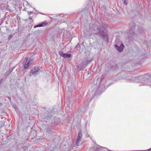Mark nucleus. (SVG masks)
<instances>
[{
  "label": "nucleus",
  "mask_w": 151,
  "mask_h": 151,
  "mask_svg": "<svg viewBox=\"0 0 151 151\" xmlns=\"http://www.w3.org/2000/svg\"><path fill=\"white\" fill-rule=\"evenodd\" d=\"M69 108V106H67L65 107V109L68 112H70Z\"/></svg>",
  "instance_id": "13"
},
{
  "label": "nucleus",
  "mask_w": 151,
  "mask_h": 151,
  "mask_svg": "<svg viewBox=\"0 0 151 151\" xmlns=\"http://www.w3.org/2000/svg\"><path fill=\"white\" fill-rule=\"evenodd\" d=\"M30 61L28 60V58H26L25 59L24 61L23 62L24 68L25 69L28 68L30 66Z\"/></svg>",
  "instance_id": "6"
},
{
  "label": "nucleus",
  "mask_w": 151,
  "mask_h": 151,
  "mask_svg": "<svg viewBox=\"0 0 151 151\" xmlns=\"http://www.w3.org/2000/svg\"><path fill=\"white\" fill-rule=\"evenodd\" d=\"M107 150V148L97 145L91 147L90 149L91 151H105Z\"/></svg>",
  "instance_id": "4"
},
{
  "label": "nucleus",
  "mask_w": 151,
  "mask_h": 151,
  "mask_svg": "<svg viewBox=\"0 0 151 151\" xmlns=\"http://www.w3.org/2000/svg\"><path fill=\"white\" fill-rule=\"evenodd\" d=\"M26 2L27 3V4L28 6H31V5L30 4H29L27 1H26Z\"/></svg>",
  "instance_id": "22"
},
{
  "label": "nucleus",
  "mask_w": 151,
  "mask_h": 151,
  "mask_svg": "<svg viewBox=\"0 0 151 151\" xmlns=\"http://www.w3.org/2000/svg\"><path fill=\"white\" fill-rule=\"evenodd\" d=\"M47 129H48L49 131H51V129H47Z\"/></svg>",
  "instance_id": "24"
},
{
  "label": "nucleus",
  "mask_w": 151,
  "mask_h": 151,
  "mask_svg": "<svg viewBox=\"0 0 151 151\" xmlns=\"http://www.w3.org/2000/svg\"><path fill=\"white\" fill-rule=\"evenodd\" d=\"M49 118L48 117V116H46V117H43L42 118L43 119H48Z\"/></svg>",
  "instance_id": "21"
},
{
  "label": "nucleus",
  "mask_w": 151,
  "mask_h": 151,
  "mask_svg": "<svg viewBox=\"0 0 151 151\" xmlns=\"http://www.w3.org/2000/svg\"><path fill=\"white\" fill-rule=\"evenodd\" d=\"M134 26L133 27H131V28L133 29V28H134Z\"/></svg>",
  "instance_id": "28"
},
{
  "label": "nucleus",
  "mask_w": 151,
  "mask_h": 151,
  "mask_svg": "<svg viewBox=\"0 0 151 151\" xmlns=\"http://www.w3.org/2000/svg\"><path fill=\"white\" fill-rule=\"evenodd\" d=\"M122 1H123V3L125 5H127V2L126 0H122Z\"/></svg>",
  "instance_id": "20"
},
{
  "label": "nucleus",
  "mask_w": 151,
  "mask_h": 151,
  "mask_svg": "<svg viewBox=\"0 0 151 151\" xmlns=\"http://www.w3.org/2000/svg\"><path fill=\"white\" fill-rule=\"evenodd\" d=\"M29 23L30 24H31L33 22V21L32 19H31V18L29 17Z\"/></svg>",
  "instance_id": "18"
},
{
  "label": "nucleus",
  "mask_w": 151,
  "mask_h": 151,
  "mask_svg": "<svg viewBox=\"0 0 151 151\" xmlns=\"http://www.w3.org/2000/svg\"><path fill=\"white\" fill-rule=\"evenodd\" d=\"M47 22L45 21L42 22L41 24H39L35 26L34 28H36L37 27H43L46 26L47 24Z\"/></svg>",
  "instance_id": "10"
},
{
  "label": "nucleus",
  "mask_w": 151,
  "mask_h": 151,
  "mask_svg": "<svg viewBox=\"0 0 151 151\" xmlns=\"http://www.w3.org/2000/svg\"><path fill=\"white\" fill-rule=\"evenodd\" d=\"M104 86L103 85L101 84L100 85L99 87V89L98 90H96L95 92L96 95H98L100 93H101L103 91H104V90H103L102 88Z\"/></svg>",
  "instance_id": "9"
},
{
  "label": "nucleus",
  "mask_w": 151,
  "mask_h": 151,
  "mask_svg": "<svg viewBox=\"0 0 151 151\" xmlns=\"http://www.w3.org/2000/svg\"><path fill=\"white\" fill-rule=\"evenodd\" d=\"M97 29L98 31H99V34L103 37V39L105 40H107L109 38V36L107 34L104 32V28L100 27L97 28Z\"/></svg>",
  "instance_id": "3"
},
{
  "label": "nucleus",
  "mask_w": 151,
  "mask_h": 151,
  "mask_svg": "<svg viewBox=\"0 0 151 151\" xmlns=\"http://www.w3.org/2000/svg\"><path fill=\"white\" fill-rule=\"evenodd\" d=\"M2 81V80H1L0 81V83Z\"/></svg>",
  "instance_id": "27"
},
{
  "label": "nucleus",
  "mask_w": 151,
  "mask_h": 151,
  "mask_svg": "<svg viewBox=\"0 0 151 151\" xmlns=\"http://www.w3.org/2000/svg\"><path fill=\"white\" fill-rule=\"evenodd\" d=\"M82 132L80 131L78 134L77 140L74 141L71 145V147L72 148L73 147L76 148L79 145V144L82 139Z\"/></svg>",
  "instance_id": "1"
},
{
  "label": "nucleus",
  "mask_w": 151,
  "mask_h": 151,
  "mask_svg": "<svg viewBox=\"0 0 151 151\" xmlns=\"http://www.w3.org/2000/svg\"><path fill=\"white\" fill-rule=\"evenodd\" d=\"M8 98L9 99V100L11 99V98H10L9 97V98Z\"/></svg>",
  "instance_id": "25"
},
{
  "label": "nucleus",
  "mask_w": 151,
  "mask_h": 151,
  "mask_svg": "<svg viewBox=\"0 0 151 151\" xmlns=\"http://www.w3.org/2000/svg\"><path fill=\"white\" fill-rule=\"evenodd\" d=\"M45 115L46 116H47V114H45Z\"/></svg>",
  "instance_id": "29"
},
{
  "label": "nucleus",
  "mask_w": 151,
  "mask_h": 151,
  "mask_svg": "<svg viewBox=\"0 0 151 151\" xmlns=\"http://www.w3.org/2000/svg\"><path fill=\"white\" fill-rule=\"evenodd\" d=\"M12 107L15 109L16 110L18 108L17 106L15 104H13L12 106Z\"/></svg>",
  "instance_id": "14"
},
{
  "label": "nucleus",
  "mask_w": 151,
  "mask_h": 151,
  "mask_svg": "<svg viewBox=\"0 0 151 151\" xmlns=\"http://www.w3.org/2000/svg\"><path fill=\"white\" fill-rule=\"evenodd\" d=\"M71 55L70 54L64 53V54H63V57L64 58H69L71 57Z\"/></svg>",
  "instance_id": "12"
},
{
  "label": "nucleus",
  "mask_w": 151,
  "mask_h": 151,
  "mask_svg": "<svg viewBox=\"0 0 151 151\" xmlns=\"http://www.w3.org/2000/svg\"><path fill=\"white\" fill-rule=\"evenodd\" d=\"M28 14H30V13H32V12H31V11H29V12H28Z\"/></svg>",
  "instance_id": "23"
},
{
  "label": "nucleus",
  "mask_w": 151,
  "mask_h": 151,
  "mask_svg": "<svg viewBox=\"0 0 151 151\" xmlns=\"http://www.w3.org/2000/svg\"><path fill=\"white\" fill-rule=\"evenodd\" d=\"M115 47L119 52H121L123 51L124 47V45L122 43L119 46L117 45L116 44L115 45Z\"/></svg>",
  "instance_id": "7"
},
{
  "label": "nucleus",
  "mask_w": 151,
  "mask_h": 151,
  "mask_svg": "<svg viewBox=\"0 0 151 151\" xmlns=\"http://www.w3.org/2000/svg\"><path fill=\"white\" fill-rule=\"evenodd\" d=\"M138 78H135L134 79V82H139L142 84L143 85H147V82L148 81V80H145L144 79L142 78L141 79H139L138 81Z\"/></svg>",
  "instance_id": "5"
},
{
  "label": "nucleus",
  "mask_w": 151,
  "mask_h": 151,
  "mask_svg": "<svg viewBox=\"0 0 151 151\" xmlns=\"http://www.w3.org/2000/svg\"><path fill=\"white\" fill-rule=\"evenodd\" d=\"M58 16V14H57L56 15V16Z\"/></svg>",
  "instance_id": "26"
},
{
  "label": "nucleus",
  "mask_w": 151,
  "mask_h": 151,
  "mask_svg": "<svg viewBox=\"0 0 151 151\" xmlns=\"http://www.w3.org/2000/svg\"><path fill=\"white\" fill-rule=\"evenodd\" d=\"M64 53H63V52H59V54L61 56H62V57L63 56V54H64Z\"/></svg>",
  "instance_id": "16"
},
{
  "label": "nucleus",
  "mask_w": 151,
  "mask_h": 151,
  "mask_svg": "<svg viewBox=\"0 0 151 151\" xmlns=\"http://www.w3.org/2000/svg\"><path fill=\"white\" fill-rule=\"evenodd\" d=\"M40 69L38 67H35L34 68L31 70V72L34 75L37 74L39 71Z\"/></svg>",
  "instance_id": "8"
},
{
  "label": "nucleus",
  "mask_w": 151,
  "mask_h": 151,
  "mask_svg": "<svg viewBox=\"0 0 151 151\" xmlns=\"http://www.w3.org/2000/svg\"><path fill=\"white\" fill-rule=\"evenodd\" d=\"M34 9L35 10L36 12H35V13H34L35 14H38V13H40V14H42L40 12H38L37 10H36L35 8H34Z\"/></svg>",
  "instance_id": "15"
},
{
  "label": "nucleus",
  "mask_w": 151,
  "mask_h": 151,
  "mask_svg": "<svg viewBox=\"0 0 151 151\" xmlns=\"http://www.w3.org/2000/svg\"><path fill=\"white\" fill-rule=\"evenodd\" d=\"M89 27V34L90 35H92V34H97V32H96V30L99 32L98 33L99 34V31H98L97 29L101 27L100 26L98 27L94 24H90Z\"/></svg>",
  "instance_id": "2"
},
{
  "label": "nucleus",
  "mask_w": 151,
  "mask_h": 151,
  "mask_svg": "<svg viewBox=\"0 0 151 151\" xmlns=\"http://www.w3.org/2000/svg\"><path fill=\"white\" fill-rule=\"evenodd\" d=\"M13 37V35H10L8 37V39L9 40H10L11 39V38Z\"/></svg>",
  "instance_id": "17"
},
{
  "label": "nucleus",
  "mask_w": 151,
  "mask_h": 151,
  "mask_svg": "<svg viewBox=\"0 0 151 151\" xmlns=\"http://www.w3.org/2000/svg\"><path fill=\"white\" fill-rule=\"evenodd\" d=\"M14 68H15L14 67H13L12 68H11V69H10V70H9V71L11 73L13 70L14 69Z\"/></svg>",
  "instance_id": "19"
},
{
  "label": "nucleus",
  "mask_w": 151,
  "mask_h": 151,
  "mask_svg": "<svg viewBox=\"0 0 151 151\" xmlns=\"http://www.w3.org/2000/svg\"><path fill=\"white\" fill-rule=\"evenodd\" d=\"M90 62V61L87 60L86 58H84L82 63L83 65H85V66H86Z\"/></svg>",
  "instance_id": "11"
}]
</instances>
